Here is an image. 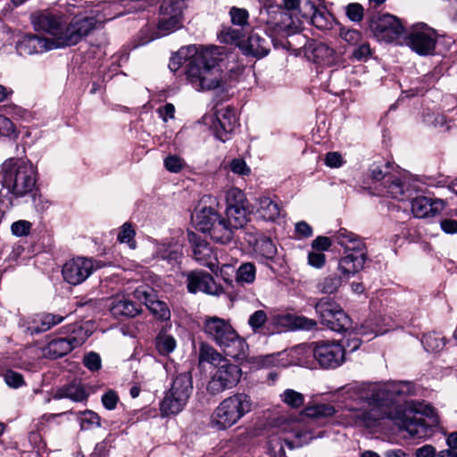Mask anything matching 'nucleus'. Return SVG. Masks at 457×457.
Segmentation results:
<instances>
[{
    "label": "nucleus",
    "instance_id": "obj_55",
    "mask_svg": "<svg viewBox=\"0 0 457 457\" xmlns=\"http://www.w3.org/2000/svg\"><path fill=\"white\" fill-rule=\"evenodd\" d=\"M4 379L6 385L12 388H19L25 385L23 376L12 370H7L4 374Z\"/></svg>",
    "mask_w": 457,
    "mask_h": 457
},
{
    "label": "nucleus",
    "instance_id": "obj_18",
    "mask_svg": "<svg viewBox=\"0 0 457 457\" xmlns=\"http://www.w3.org/2000/svg\"><path fill=\"white\" fill-rule=\"evenodd\" d=\"M445 202L427 196H418L411 201V212L417 218L433 217L445 209Z\"/></svg>",
    "mask_w": 457,
    "mask_h": 457
},
{
    "label": "nucleus",
    "instance_id": "obj_43",
    "mask_svg": "<svg viewBox=\"0 0 457 457\" xmlns=\"http://www.w3.org/2000/svg\"><path fill=\"white\" fill-rule=\"evenodd\" d=\"M136 231L129 222H125L120 228L117 239L120 243H126L129 248L135 249L137 247V242L135 240Z\"/></svg>",
    "mask_w": 457,
    "mask_h": 457
},
{
    "label": "nucleus",
    "instance_id": "obj_28",
    "mask_svg": "<svg viewBox=\"0 0 457 457\" xmlns=\"http://www.w3.org/2000/svg\"><path fill=\"white\" fill-rule=\"evenodd\" d=\"M63 317L52 313H43L37 316L32 325L29 327L30 334H39L49 330L54 326L61 323Z\"/></svg>",
    "mask_w": 457,
    "mask_h": 457
},
{
    "label": "nucleus",
    "instance_id": "obj_54",
    "mask_svg": "<svg viewBox=\"0 0 457 457\" xmlns=\"http://www.w3.org/2000/svg\"><path fill=\"white\" fill-rule=\"evenodd\" d=\"M185 166V161L176 154H170L164 159V167L170 172L178 173Z\"/></svg>",
    "mask_w": 457,
    "mask_h": 457
},
{
    "label": "nucleus",
    "instance_id": "obj_24",
    "mask_svg": "<svg viewBox=\"0 0 457 457\" xmlns=\"http://www.w3.org/2000/svg\"><path fill=\"white\" fill-rule=\"evenodd\" d=\"M309 58L326 65H332L337 60L335 50L322 42H315L310 46Z\"/></svg>",
    "mask_w": 457,
    "mask_h": 457
},
{
    "label": "nucleus",
    "instance_id": "obj_10",
    "mask_svg": "<svg viewBox=\"0 0 457 457\" xmlns=\"http://www.w3.org/2000/svg\"><path fill=\"white\" fill-rule=\"evenodd\" d=\"M241 369L228 360L220 363L212 374L207 385V391L212 395H217L226 390L235 387L240 381Z\"/></svg>",
    "mask_w": 457,
    "mask_h": 457
},
{
    "label": "nucleus",
    "instance_id": "obj_7",
    "mask_svg": "<svg viewBox=\"0 0 457 457\" xmlns=\"http://www.w3.org/2000/svg\"><path fill=\"white\" fill-rule=\"evenodd\" d=\"M252 410L251 397L245 393H237L225 398L216 407L212 423L218 429L232 427Z\"/></svg>",
    "mask_w": 457,
    "mask_h": 457
},
{
    "label": "nucleus",
    "instance_id": "obj_41",
    "mask_svg": "<svg viewBox=\"0 0 457 457\" xmlns=\"http://www.w3.org/2000/svg\"><path fill=\"white\" fill-rule=\"evenodd\" d=\"M256 276V269L253 263H242L237 270L236 279L241 284H251L254 281Z\"/></svg>",
    "mask_w": 457,
    "mask_h": 457
},
{
    "label": "nucleus",
    "instance_id": "obj_6",
    "mask_svg": "<svg viewBox=\"0 0 457 457\" xmlns=\"http://www.w3.org/2000/svg\"><path fill=\"white\" fill-rule=\"evenodd\" d=\"M260 21L266 25V34L271 38L275 46H277L275 36L287 37L295 34L302 25L299 15L284 10L281 5H270L261 10Z\"/></svg>",
    "mask_w": 457,
    "mask_h": 457
},
{
    "label": "nucleus",
    "instance_id": "obj_21",
    "mask_svg": "<svg viewBox=\"0 0 457 457\" xmlns=\"http://www.w3.org/2000/svg\"><path fill=\"white\" fill-rule=\"evenodd\" d=\"M366 259L367 253H345L338 261L337 270L348 278L363 269Z\"/></svg>",
    "mask_w": 457,
    "mask_h": 457
},
{
    "label": "nucleus",
    "instance_id": "obj_63",
    "mask_svg": "<svg viewBox=\"0 0 457 457\" xmlns=\"http://www.w3.org/2000/svg\"><path fill=\"white\" fill-rule=\"evenodd\" d=\"M326 255L323 253L312 251L308 253V264L316 268L320 269L325 265Z\"/></svg>",
    "mask_w": 457,
    "mask_h": 457
},
{
    "label": "nucleus",
    "instance_id": "obj_34",
    "mask_svg": "<svg viewBox=\"0 0 457 457\" xmlns=\"http://www.w3.org/2000/svg\"><path fill=\"white\" fill-rule=\"evenodd\" d=\"M249 214L248 204L240 205L239 207L226 208L227 220L236 229L243 228L247 222Z\"/></svg>",
    "mask_w": 457,
    "mask_h": 457
},
{
    "label": "nucleus",
    "instance_id": "obj_30",
    "mask_svg": "<svg viewBox=\"0 0 457 457\" xmlns=\"http://www.w3.org/2000/svg\"><path fill=\"white\" fill-rule=\"evenodd\" d=\"M336 413L335 407L329 403H320L305 407L300 413L301 417H306L314 421H320Z\"/></svg>",
    "mask_w": 457,
    "mask_h": 457
},
{
    "label": "nucleus",
    "instance_id": "obj_49",
    "mask_svg": "<svg viewBox=\"0 0 457 457\" xmlns=\"http://www.w3.org/2000/svg\"><path fill=\"white\" fill-rule=\"evenodd\" d=\"M227 208L239 207L240 205L248 204L243 191L237 187L229 188L226 194Z\"/></svg>",
    "mask_w": 457,
    "mask_h": 457
},
{
    "label": "nucleus",
    "instance_id": "obj_52",
    "mask_svg": "<svg viewBox=\"0 0 457 457\" xmlns=\"http://www.w3.org/2000/svg\"><path fill=\"white\" fill-rule=\"evenodd\" d=\"M229 15L234 25L244 27L248 24L249 13L244 8L232 7Z\"/></svg>",
    "mask_w": 457,
    "mask_h": 457
},
{
    "label": "nucleus",
    "instance_id": "obj_19",
    "mask_svg": "<svg viewBox=\"0 0 457 457\" xmlns=\"http://www.w3.org/2000/svg\"><path fill=\"white\" fill-rule=\"evenodd\" d=\"M239 47L245 54L256 58L266 56L270 50L268 39L254 32H252L246 40L242 41Z\"/></svg>",
    "mask_w": 457,
    "mask_h": 457
},
{
    "label": "nucleus",
    "instance_id": "obj_3",
    "mask_svg": "<svg viewBox=\"0 0 457 457\" xmlns=\"http://www.w3.org/2000/svg\"><path fill=\"white\" fill-rule=\"evenodd\" d=\"M220 48L218 46L202 47L195 46L181 47L170 61L169 67L176 71L182 60L188 61L186 66L187 81L198 91L212 90L223 85L222 71L218 62L220 60Z\"/></svg>",
    "mask_w": 457,
    "mask_h": 457
},
{
    "label": "nucleus",
    "instance_id": "obj_25",
    "mask_svg": "<svg viewBox=\"0 0 457 457\" xmlns=\"http://www.w3.org/2000/svg\"><path fill=\"white\" fill-rule=\"evenodd\" d=\"M253 251L262 261L274 262L278 256V249L273 241L263 235H259L255 239Z\"/></svg>",
    "mask_w": 457,
    "mask_h": 457
},
{
    "label": "nucleus",
    "instance_id": "obj_12",
    "mask_svg": "<svg viewBox=\"0 0 457 457\" xmlns=\"http://www.w3.org/2000/svg\"><path fill=\"white\" fill-rule=\"evenodd\" d=\"M370 29L378 40L386 43L394 42L404 32L401 21L388 13L373 16L370 21Z\"/></svg>",
    "mask_w": 457,
    "mask_h": 457
},
{
    "label": "nucleus",
    "instance_id": "obj_37",
    "mask_svg": "<svg viewBox=\"0 0 457 457\" xmlns=\"http://www.w3.org/2000/svg\"><path fill=\"white\" fill-rule=\"evenodd\" d=\"M199 361L202 362H208L212 365L218 366L227 359L224 358L216 349L208 344H202L199 349Z\"/></svg>",
    "mask_w": 457,
    "mask_h": 457
},
{
    "label": "nucleus",
    "instance_id": "obj_59",
    "mask_svg": "<svg viewBox=\"0 0 457 457\" xmlns=\"http://www.w3.org/2000/svg\"><path fill=\"white\" fill-rule=\"evenodd\" d=\"M134 296L137 300L143 303L145 306L155 298V295L153 289L146 287H139L134 291Z\"/></svg>",
    "mask_w": 457,
    "mask_h": 457
},
{
    "label": "nucleus",
    "instance_id": "obj_5",
    "mask_svg": "<svg viewBox=\"0 0 457 457\" xmlns=\"http://www.w3.org/2000/svg\"><path fill=\"white\" fill-rule=\"evenodd\" d=\"M203 331L226 355L234 359H242L245 356L246 343L228 320L207 316L203 321Z\"/></svg>",
    "mask_w": 457,
    "mask_h": 457
},
{
    "label": "nucleus",
    "instance_id": "obj_22",
    "mask_svg": "<svg viewBox=\"0 0 457 457\" xmlns=\"http://www.w3.org/2000/svg\"><path fill=\"white\" fill-rule=\"evenodd\" d=\"M220 218V215L213 208L201 204L193 216L196 228L204 233H208Z\"/></svg>",
    "mask_w": 457,
    "mask_h": 457
},
{
    "label": "nucleus",
    "instance_id": "obj_36",
    "mask_svg": "<svg viewBox=\"0 0 457 457\" xmlns=\"http://www.w3.org/2000/svg\"><path fill=\"white\" fill-rule=\"evenodd\" d=\"M177 346L175 338L166 330H161L155 338V348L162 355H169Z\"/></svg>",
    "mask_w": 457,
    "mask_h": 457
},
{
    "label": "nucleus",
    "instance_id": "obj_50",
    "mask_svg": "<svg viewBox=\"0 0 457 457\" xmlns=\"http://www.w3.org/2000/svg\"><path fill=\"white\" fill-rule=\"evenodd\" d=\"M372 55V49L367 40H362L355 46L352 52L351 58L358 62H365Z\"/></svg>",
    "mask_w": 457,
    "mask_h": 457
},
{
    "label": "nucleus",
    "instance_id": "obj_51",
    "mask_svg": "<svg viewBox=\"0 0 457 457\" xmlns=\"http://www.w3.org/2000/svg\"><path fill=\"white\" fill-rule=\"evenodd\" d=\"M284 444L293 448V444L279 437L271 438L269 441V451L272 457H285Z\"/></svg>",
    "mask_w": 457,
    "mask_h": 457
},
{
    "label": "nucleus",
    "instance_id": "obj_58",
    "mask_svg": "<svg viewBox=\"0 0 457 457\" xmlns=\"http://www.w3.org/2000/svg\"><path fill=\"white\" fill-rule=\"evenodd\" d=\"M31 226L29 221L21 220L12 224L11 231L16 237H25L29 234Z\"/></svg>",
    "mask_w": 457,
    "mask_h": 457
},
{
    "label": "nucleus",
    "instance_id": "obj_27",
    "mask_svg": "<svg viewBox=\"0 0 457 457\" xmlns=\"http://www.w3.org/2000/svg\"><path fill=\"white\" fill-rule=\"evenodd\" d=\"M402 427L412 437L423 438L430 433V427L422 418L405 416Z\"/></svg>",
    "mask_w": 457,
    "mask_h": 457
},
{
    "label": "nucleus",
    "instance_id": "obj_45",
    "mask_svg": "<svg viewBox=\"0 0 457 457\" xmlns=\"http://www.w3.org/2000/svg\"><path fill=\"white\" fill-rule=\"evenodd\" d=\"M146 307L153 315L159 320H167L170 317V312L167 304L162 301L157 300L156 297L153 298Z\"/></svg>",
    "mask_w": 457,
    "mask_h": 457
},
{
    "label": "nucleus",
    "instance_id": "obj_2",
    "mask_svg": "<svg viewBox=\"0 0 457 457\" xmlns=\"http://www.w3.org/2000/svg\"><path fill=\"white\" fill-rule=\"evenodd\" d=\"M354 401L366 403L369 409L352 408L353 424L373 428L386 412L382 410L395 401V396L413 395L415 385L410 381H394L386 385L354 382L345 388Z\"/></svg>",
    "mask_w": 457,
    "mask_h": 457
},
{
    "label": "nucleus",
    "instance_id": "obj_35",
    "mask_svg": "<svg viewBox=\"0 0 457 457\" xmlns=\"http://www.w3.org/2000/svg\"><path fill=\"white\" fill-rule=\"evenodd\" d=\"M182 25V21L177 19H174L172 16L169 15H161L159 20L157 29L155 31L156 37H162L167 36L177 29H179Z\"/></svg>",
    "mask_w": 457,
    "mask_h": 457
},
{
    "label": "nucleus",
    "instance_id": "obj_44",
    "mask_svg": "<svg viewBox=\"0 0 457 457\" xmlns=\"http://www.w3.org/2000/svg\"><path fill=\"white\" fill-rule=\"evenodd\" d=\"M281 320H287L294 328L310 330L315 328L317 322L314 320L306 318L304 316H292L284 315L280 317Z\"/></svg>",
    "mask_w": 457,
    "mask_h": 457
},
{
    "label": "nucleus",
    "instance_id": "obj_33",
    "mask_svg": "<svg viewBox=\"0 0 457 457\" xmlns=\"http://www.w3.org/2000/svg\"><path fill=\"white\" fill-rule=\"evenodd\" d=\"M187 401L168 392L160 405V411L162 416L175 415L180 412Z\"/></svg>",
    "mask_w": 457,
    "mask_h": 457
},
{
    "label": "nucleus",
    "instance_id": "obj_13",
    "mask_svg": "<svg viewBox=\"0 0 457 457\" xmlns=\"http://www.w3.org/2000/svg\"><path fill=\"white\" fill-rule=\"evenodd\" d=\"M406 45L419 55H429L435 52L436 31L426 24H418L405 37Z\"/></svg>",
    "mask_w": 457,
    "mask_h": 457
},
{
    "label": "nucleus",
    "instance_id": "obj_60",
    "mask_svg": "<svg viewBox=\"0 0 457 457\" xmlns=\"http://www.w3.org/2000/svg\"><path fill=\"white\" fill-rule=\"evenodd\" d=\"M356 236V234L348 231L345 228H341L336 235V241L340 246L345 248L346 246H349L350 243Z\"/></svg>",
    "mask_w": 457,
    "mask_h": 457
},
{
    "label": "nucleus",
    "instance_id": "obj_4",
    "mask_svg": "<svg viewBox=\"0 0 457 457\" xmlns=\"http://www.w3.org/2000/svg\"><path fill=\"white\" fill-rule=\"evenodd\" d=\"M0 182L15 198L33 195L37 182L36 169L29 161L9 158L1 165Z\"/></svg>",
    "mask_w": 457,
    "mask_h": 457
},
{
    "label": "nucleus",
    "instance_id": "obj_48",
    "mask_svg": "<svg viewBox=\"0 0 457 457\" xmlns=\"http://www.w3.org/2000/svg\"><path fill=\"white\" fill-rule=\"evenodd\" d=\"M59 397H66L74 402H81L86 399L87 394L79 385H70L64 387L60 393Z\"/></svg>",
    "mask_w": 457,
    "mask_h": 457
},
{
    "label": "nucleus",
    "instance_id": "obj_38",
    "mask_svg": "<svg viewBox=\"0 0 457 457\" xmlns=\"http://www.w3.org/2000/svg\"><path fill=\"white\" fill-rule=\"evenodd\" d=\"M185 8V0H163L161 8V15L172 16L182 21V13Z\"/></svg>",
    "mask_w": 457,
    "mask_h": 457
},
{
    "label": "nucleus",
    "instance_id": "obj_20",
    "mask_svg": "<svg viewBox=\"0 0 457 457\" xmlns=\"http://www.w3.org/2000/svg\"><path fill=\"white\" fill-rule=\"evenodd\" d=\"M303 19L311 20L312 24L320 30L331 29L333 27V17L330 13L318 10L315 4L307 0L303 3Z\"/></svg>",
    "mask_w": 457,
    "mask_h": 457
},
{
    "label": "nucleus",
    "instance_id": "obj_39",
    "mask_svg": "<svg viewBox=\"0 0 457 457\" xmlns=\"http://www.w3.org/2000/svg\"><path fill=\"white\" fill-rule=\"evenodd\" d=\"M182 255L178 245L171 244H159L156 247L155 256L169 262H177Z\"/></svg>",
    "mask_w": 457,
    "mask_h": 457
},
{
    "label": "nucleus",
    "instance_id": "obj_14",
    "mask_svg": "<svg viewBox=\"0 0 457 457\" xmlns=\"http://www.w3.org/2000/svg\"><path fill=\"white\" fill-rule=\"evenodd\" d=\"M93 260L77 257L68 261L62 267V273L64 280L76 286L84 282L93 272Z\"/></svg>",
    "mask_w": 457,
    "mask_h": 457
},
{
    "label": "nucleus",
    "instance_id": "obj_1",
    "mask_svg": "<svg viewBox=\"0 0 457 457\" xmlns=\"http://www.w3.org/2000/svg\"><path fill=\"white\" fill-rule=\"evenodd\" d=\"M31 21L36 30H42L51 37L23 36L16 44V50L20 55H30L75 46L87 36L96 24L95 17L78 14L68 21L64 13L49 10L32 13Z\"/></svg>",
    "mask_w": 457,
    "mask_h": 457
},
{
    "label": "nucleus",
    "instance_id": "obj_29",
    "mask_svg": "<svg viewBox=\"0 0 457 457\" xmlns=\"http://www.w3.org/2000/svg\"><path fill=\"white\" fill-rule=\"evenodd\" d=\"M110 312L115 317H134L140 312V309L132 301L121 297L112 302Z\"/></svg>",
    "mask_w": 457,
    "mask_h": 457
},
{
    "label": "nucleus",
    "instance_id": "obj_9",
    "mask_svg": "<svg viewBox=\"0 0 457 457\" xmlns=\"http://www.w3.org/2000/svg\"><path fill=\"white\" fill-rule=\"evenodd\" d=\"M314 307L321 323L331 330L342 332L351 328V319L333 299L322 297Z\"/></svg>",
    "mask_w": 457,
    "mask_h": 457
},
{
    "label": "nucleus",
    "instance_id": "obj_23",
    "mask_svg": "<svg viewBox=\"0 0 457 457\" xmlns=\"http://www.w3.org/2000/svg\"><path fill=\"white\" fill-rule=\"evenodd\" d=\"M342 275L343 274L337 270V271L329 272L320 278L316 284L318 292L323 295L337 294L345 282Z\"/></svg>",
    "mask_w": 457,
    "mask_h": 457
},
{
    "label": "nucleus",
    "instance_id": "obj_40",
    "mask_svg": "<svg viewBox=\"0 0 457 457\" xmlns=\"http://www.w3.org/2000/svg\"><path fill=\"white\" fill-rule=\"evenodd\" d=\"M422 344L427 352H439L445 345V338L439 333L431 332L424 335Z\"/></svg>",
    "mask_w": 457,
    "mask_h": 457
},
{
    "label": "nucleus",
    "instance_id": "obj_15",
    "mask_svg": "<svg viewBox=\"0 0 457 457\" xmlns=\"http://www.w3.org/2000/svg\"><path fill=\"white\" fill-rule=\"evenodd\" d=\"M237 126V116L232 107H226L216 112V120L212 124V129L215 137L226 142L229 139V134L232 133Z\"/></svg>",
    "mask_w": 457,
    "mask_h": 457
},
{
    "label": "nucleus",
    "instance_id": "obj_53",
    "mask_svg": "<svg viewBox=\"0 0 457 457\" xmlns=\"http://www.w3.org/2000/svg\"><path fill=\"white\" fill-rule=\"evenodd\" d=\"M389 164L385 165L373 163L370 168V178L375 181L386 180L391 175L388 172Z\"/></svg>",
    "mask_w": 457,
    "mask_h": 457
},
{
    "label": "nucleus",
    "instance_id": "obj_32",
    "mask_svg": "<svg viewBox=\"0 0 457 457\" xmlns=\"http://www.w3.org/2000/svg\"><path fill=\"white\" fill-rule=\"evenodd\" d=\"M193 389L192 378L189 372L178 375L169 390L173 395L187 401Z\"/></svg>",
    "mask_w": 457,
    "mask_h": 457
},
{
    "label": "nucleus",
    "instance_id": "obj_11",
    "mask_svg": "<svg viewBox=\"0 0 457 457\" xmlns=\"http://www.w3.org/2000/svg\"><path fill=\"white\" fill-rule=\"evenodd\" d=\"M311 347L314 359L323 369H335L345 361V347L337 341H317Z\"/></svg>",
    "mask_w": 457,
    "mask_h": 457
},
{
    "label": "nucleus",
    "instance_id": "obj_46",
    "mask_svg": "<svg viewBox=\"0 0 457 457\" xmlns=\"http://www.w3.org/2000/svg\"><path fill=\"white\" fill-rule=\"evenodd\" d=\"M383 184L393 198L401 199L403 196V184L398 178L391 176Z\"/></svg>",
    "mask_w": 457,
    "mask_h": 457
},
{
    "label": "nucleus",
    "instance_id": "obj_57",
    "mask_svg": "<svg viewBox=\"0 0 457 457\" xmlns=\"http://www.w3.org/2000/svg\"><path fill=\"white\" fill-rule=\"evenodd\" d=\"M340 36L345 42L354 46L364 40L362 34L357 29H342Z\"/></svg>",
    "mask_w": 457,
    "mask_h": 457
},
{
    "label": "nucleus",
    "instance_id": "obj_17",
    "mask_svg": "<svg viewBox=\"0 0 457 457\" xmlns=\"http://www.w3.org/2000/svg\"><path fill=\"white\" fill-rule=\"evenodd\" d=\"M187 237L192 245L195 261L213 271L217 268V259L210 245L195 232H189Z\"/></svg>",
    "mask_w": 457,
    "mask_h": 457
},
{
    "label": "nucleus",
    "instance_id": "obj_8",
    "mask_svg": "<svg viewBox=\"0 0 457 457\" xmlns=\"http://www.w3.org/2000/svg\"><path fill=\"white\" fill-rule=\"evenodd\" d=\"M87 329L79 325H72L69 328V334L65 337H55L42 348V354L46 358L55 360L61 358L74 348L80 346L88 338Z\"/></svg>",
    "mask_w": 457,
    "mask_h": 457
},
{
    "label": "nucleus",
    "instance_id": "obj_16",
    "mask_svg": "<svg viewBox=\"0 0 457 457\" xmlns=\"http://www.w3.org/2000/svg\"><path fill=\"white\" fill-rule=\"evenodd\" d=\"M187 289L190 293L203 292L207 295H220L223 289L209 273L193 271L187 275Z\"/></svg>",
    "mask_w": 457,
    "mask_h": 457
},
{
    "label": "nucleus",
    "instance_id": "obj_61",
    "mask_svg": "<svg viewBox=\"0 0 457 457\" xmlns=\"http://www.w3.org/2000/svg\"><path fill=\"white\" fill-rule=\"evenodd\" d=\"M284 10L288 11L295 15H299L302 19V14L304 12L303 4L301 6L300 0H283V5H281Z\"/></svg>",
    "mask_w": 457,
    "mask_h": 457
},
{
    "label": "nucleus",
    "instance_id": "obj_42",
    "mask_svg": "<svg viewBox=\"0 0 457 457\" xmlns=\"http://www.w3.org/2000/svg\"><path fill=\"white\" fill-rule=\"evenodd\" d=\"M280 398L284 403L294 409H298L304 403L303 395L294 389H286Z\"/></svg>",
    "mask_w": 457,
    "mask_h": 457
},
{
    "label": "nucleus",
    "instance_id": "obj_26",
    "mask_svg": "<svg viewBox=\"0 0 457 457\" xmlns=\"http://www.w3.org/2000/svg\"><path fill=\"white\" fill-rule=\"evenodd\" d=\"M235 230L227 219L220 217L208 233L215 242L228 244L232 240Z\"/></svg>",
    "mask_w": 457,
    "mask_h": 457
},
{
    "label": "nucleus",
    "instance_id": "obj_56",
    "mask_svg": "<svg viewBox=\"0 0 457 457\" xmlns=\"http://www.w3.org/2000/svg\"><path fill=\"white\" fill-rule=\"evenodd\" d=\"M346 16L354 22H359L363 19L364 9L361 4L358 3L349 4L345 7Z\"/></svg>",
    "mask_w": 457,
    "mask_h": 457
},
{
    "label": "nucleus",
    "instance_id": "obj_47",
    "mask_svg": "<svg viewBox=\"0 0 457 457\" xmlns=\"http://www.w3.org/2000/svg\"><path fill=\"white\" fill-rule=\"evenodd\" d=\"M268 322L267 313L263 310L255 311L248 319V325L253 332H262Z\"/></svg>",
    "mask_w": 457,
    "mask_h": 457
},
{
    "label": "nucleus",
    "instance_id": "obj_31",
    "mask_svg": "<svg viewBox=\"0 0 457 457\" xmlns=\"http://www.w3.org/2000/svg\"><path fill=\"white\" fill-rule=\"evenodd\" d=\"M257 212L265 220L274 221L280 216L281 209L278 203L267 196H261L257 200Z\"/></svg>",
    "mask_w": 457,
    "mask_h": 457
},
{
    "label": "nucleus",
    "instance_id": "obj_64",
    "mask_svg": "<svg viewBox=\"0 0 457 457\" xmlns=\"http://www.w3.org/2000/svg\"><path fill=\"white\" fill-rule=\"evenodd\" d=\"M229 167L234 173L238 175H248L250 173V168L243 159L232 160Z\"/></svg>",
    "mask_w": 457,
    "mask_h": 457
},
{
    "label": "nucleus",
    "instance_id": "obj_62",
    "mask_svg": "<svg viewBox=\"0 0 457 457\" xmlns=\"http://www.w3.org/2000/svg\"><path fill=\"white\" fill-rule=\"evenodd\" d=\"M83 363L88 370L96 371L101 368V358L99 354L91 352L85 355Z\"/></svg>",
    "mask_w": 457,
    "mask_h": 457
}]
</instances>
